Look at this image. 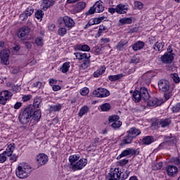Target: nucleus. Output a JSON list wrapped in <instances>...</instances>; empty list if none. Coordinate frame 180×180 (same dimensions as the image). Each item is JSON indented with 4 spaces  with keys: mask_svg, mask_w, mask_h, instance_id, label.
<instances>
[{
    "mask_svg": "<svg viewBox=\"0 0 180 180\" xmlns=\"http://www.w3.org/2000/svg\"><path fill=\"white\" fill-rule=\"evenodd\" d=\"M62 106L63 105L61 104L50 105V110L51 112H60L61 110Z\"/></svg>",
    "mask_w": 180,
    "mask_h": 180,
    "instance_id": "72a5a7b5",
    "label": "nucleus"
},
{
    "mask_svg": "<svg viewBox=\"0 0 180 180\" xmlns=\"http://www.w3.org/2000/svg\"><path fill=\"white\" fill-rule=\"evenodd\" d=\"M91 50V48H89V46L85 44L82 45V51H89Z\"/></svg>",
    "mask_w": 180,
    "mask_h": 180,
    "instance_id": "774afa93",
    "label": "nucleus"
},
{
    "mask_svg": "<svg viewBox=\"0 0 180 180\" xmlns=\"http://www.w3.org/2000/svg\"><path fill=\"white\" fill-rule=\"evenodd\" d=\"M9 54H11V51L8 49H4L0 52L1 64H4V65H8V64H9Z\"/></svg>",
    "mask_w": 180,
    "mask_h": 180,
    "instance_id": "6e6552de",
    "label": "nucleus"
},
{
    "mask_svg": "<svg viewBox=\"0 0 180 180\" xmlns=\"http://www.w3.org/2000/svg\"><path fill=\"white\" fill-rule=\"evenodd\" d=\"M110 126L113 129V130H117V129H120V127H122V121L112 122Z\"/></svg>",
    "mask_w": 180,
    "mask_h": 180,
    "instance_id": "c03bdc74",
    "label": "nucleus"
},
{
    "mask_svg": "<svg viewBox=\"0 0 180 180\" xmlns=\"http://www.w3.org/2000/svg\"><path fill=\"white\" fill-rule=\"evenodd\" d=\"M144 47V42L141 41H138L133 46L132 49L134 51H139V50H141Z\"/></svg>",
    "mask_w": 180,
    "mask_h": 180,
    "instance_id": "5701e85b",
    "label": "nucleus"
},
{
    "mask_svg": "<svg viewBox=\"0 0 180 180\" xmlns=\"http://www.w3.org/2000/svg\"><path fill=\"white\" fill-rule=\"evenodd\" d=\"M43 86V83L41 82H36L33 84V87L36 88L37 89H41Z\"/></svg>",
    "mask_w": 180,
    "mask_h": 180,
    "instance_id": "5fc2aeb1",
    "label": "nucleus"
},
{
    "mask_svg": "<svg viewBox=\"0 0 180 180\" xmlns=\"http://www.w3.org/2000/svg\"><path fill=\"white\" fill-rule=\"evenodd\" d=\"M58 34L61 37H63V36H65L67 34V29L65 27H63V23L60 22L59 24V29L58 30Z\"/></svg>",
    "mask_w": 180,
    "mask_h": 180,
    "instance_id": "cd10ccee",
    "label": "nucleus"
},
{
    "mask_svg": "<svg viewBox=\"0 0 180 180\" xmlns=\"http://www.w3.org/2000/svg\"><path fill=\"white\" fill-rule=\"evenodd\" d=\"M116 13L119 15H124V13H126V11H123V5L118 4L116 7Z\"/></svg>",
    "mask_w": 180,
    "mask_h": 180,
    "instance_id": "49530a36",
    "label": "nucleus"
},
{
    "mask_svg": "<svg viewBox=\"0 0 180 180\" xmlns=\"http://www.w3.org/2000/svg\"><path fill=\"white\" fill-rule=\"evenodd\" d=\"M139 94H141V97L143 102H147L148 99H150V94L148 93V90L146 87H141L139 91Z\"/></svg>",
    "mask_w": 180,
    "mask_h": 180,
    "instance_id": "9b49d317",
    "label": "nucleus"
},
{
    "mask_svg": "<svg viewBox=\"0 0 180 180\" xmlns=\"http://www.w3.org/2000/svg\"><path fill=\"white\" fill-rule=\"evenodd\" d=\"M100 109L101 112H109L110 110V104L105 103L101 105Z\"/></svg>",
    "mask_w": 180,
    "mask_h": 180,
    "instance_id": "58836bf2",
    "label": "nucleus"
},
{
    "mask_svg": "<svg viewBox=\"0 0 180 180\" xmlns=\"http://www.w3.org/2000/svg\"><path fill=\"white\" fill-rule=\"evenodd\" d=\"M76 11L77 12H81V11H84L85 8H86V3L84 1H79L76 4Z\"/></svg>",
    "mask_w": 180,
    "mask_h": 180,
    "instance_id": "bb28decb",
    "label": "nucleus"
},
{
    "mask_svg": "<svg viewBox=\"0 0 180 180\" xmlns=\"http://www.w3.org/2000/svg\"><path fill=\"white\" fill-rule=\"evenodd\" d=\"M129 175H130V171H129V170H126L124 172H121L120 180L127 179L129 178Z\"/></svg>",
    "mask_w": 180,
    "mask_h": 180,
    "instance_id": "a18cd8bd",
    "label": "nucleus"
},
{
    "mask_svg": "<svg viewBox=\"0 0 180 180\" xmlns=\"http://www.w3.org/2000/svg\"><path fill=\"white\" fill-rule=\"evenodd\" d=\"M140 63V59L137 56H133L130 60L131 64H139Z\"/></svg>",
    "mask_w": 180,
    "mask_h": 180,
    "instance_id": "3c124183",
    "label": "nucleus"
},
{
    "mask_svg": "<svg viewBox=\"0 0 180 180\" xmlns=\"http://www.w3.org/2000/svg\"><path fill=\"white\" fill-rule=\"evenodd\" d=\"M142 143L145 146H150V144H152V143H154V137L151 136H146L143 137L142 140Z\"/></svg>",
    "mask_w": 180,
    "mask_h": 180,
    "instance_id": "412c9836",
    "label": "nucleus"
},
{
    "mask_svg": "<svg viewBox=\"0 0 180 180\" xmlns=\"http://www.w3.org/2000/svg\"><path fill=\"white\" fill-rule=\"evenodd\" d=\"M161 61L163 64H171L174 61V56L169 53H165L160 58Z\"/></svg>",
    "mask_w": 180,
    "mask_h": 180,
    "instance_id": "f8f14e48",
    "label": "nucleus"
},
{
    "mask_svg": "<svg viewBox=\"0 0 180 180\" xmlns=\"http://www.w3.org/2000/svg\"><path fill=\"white\" fill-rule=\"evenodd\" d=\"M103 72H105V69H103L101 71L97 70L96 72H95L94 73V77L98 78V77H101V75H102V74H103Z\"/></svg>",
    "mask_w": 180,
    "mask_h": 180,
    "instance_id": "864d4df0",
    "label": "nucleus"
},
{
    "mask_svg": "<svg viewBox=\"0 0 180 180\" xmlns=\"http://www.w3.org/2000/svg\"><path fill=\"white\" fill-rule=\"evenodd\" d=\"M41 118V111L38 109L36 111L34 110V112L32 113V119L35 120V122H39L40 119Z\"/></svg>",
    "mask_w": 180,
    "mask_h": 180,
    "instance_id": "393cba45",
    "label": "nucleus"
},
{
    "mask_svg": "<svg viewBox=\"0 0 180 180\" xmlns=\"http://www.w3.org/2000/svg\"><path fill=\"white\" fill-rule=\"evenodd\" d=\"M5 161H6V155L3 152L0 154V163L3 164Z\"/></svg>",
    "mask_w": 180,
    "mask_h": 180,
    "instance_id": "13d9d810",
    "label": "nucleus"
},
{
    "mask_svg": "<svg viewBox=\"0 0 180 180\" xmlns=\"http://www.w3.org/2000/svg\"><path fill=\"white\" fill-rule=\"evenodd\" d=\"M133 101H134L136 103L140 102V101H143V98H141V95L140 94L139 91H135L132 94Z\"/></svg>",
    "mask_w": 180,
    "mask_h": 180,
    "instance_id": "a878e982",
    "label": "nucleus"
},
{
    "mask_svg": "<svg viewBox=\"0 0 180 180\" xmlns=\"http://www.w3.org/2000/svg\"><path fill=\"white\" fill-rule=\"evenodd\" d=\"M15 150V143H10L7 148L6 150L3 152L5 153L6 157H9L13 154V151Z\"/></svg>",
    "mask_w": 180,
    "mask_h": 180,
    "instance_id": "6ab92c4d",
    "label": "nucleus"
},
{
    "mask_svg": "<svg viewBox=\"0 0 180 180\" xmlns=\"http://www.w3.org/2000/svg\"><path fill=\"white\" fill-rule=\"evenodd\" d=\"M54 5L53 0H42V4L41 5V8L43 11H47L49 8L53 6Z\"/></svg>",
    "mask_w": 180,
    "mask_h": 180,
    "instance_id": "2eb2a0df",
    "label": "nucleus"
},
{
    "mask_svg": "<svg viewBox=\"0 0 180 180\" xmlns=\"http://www.w3.org/2000/svg\"><path fill=\"white\" fill-rule=\"evenodd\" d=\"M120 78H123V74H119L115 75H110L108 77V79L112 82L115 81H117V79H120Z\"/></svg>",
    "mask_w": 180,
    "mask_h": 180,
    "instance_id": "c9c22d12",
    "label": "nucleus"
},
{
    "mask_svg": "<svg viewBox=\"0 0 180 180\" xmlns=\"http://www.w3.org/2000/svg\"><path fill=\"white\" fill-rule=\"evenodd\" d=\"M17 160H18V156H16V154H13V155L11 154V155H10V161L13 162H15Z\"/></svg>",
    "mask_w": 180,
    "mask_h": 180,
    "instance_id": "338daca9",
    "label": "nucleus"
},
{
    "mask_svg": "<svg viewBox=\"0 0 180 180\" xmlns=\"http://www.w3.org/2000/svg\"><path fill=\"white\" fill-rule=\"evenodd\" d=\"M133 139L132 136L130 135V134H128V135L123 139L124 144H131V141H133Z\"/></svg>",
    "mask_w": 180,
    "mask_h": 180,
    "instance_id": "4c0bfd02",
    "label": "nucleus"
},
{
    "mask_svg": "<svg viewBox=\"0 0 180 180\" xmlns=\"http://www.w3.org/2000/svg\"><path fill=\"white\" fill-rule=\"evenodd\" d=\"M162 103H164V101L158 98H153L148 102V106H161Z\"/></svg>",
    "mask_w": 180,
    "mask_h": 180,
    "instance_id": "a211bd4d",
    "label": "nucleus"
},
{
    "mask_svg": "<svg viewBox=\"0 0 180 180\" xmlns=\"http://www.w3.org/2000/svg\"><path fill=\"white\" fill-rule=\"evenodd\" d=\"M128 162H129V160L127 159L121 160L118 162V163L120 164V165H121V167L126 165V164H127Z\"/></svg>",
    "mask_w": 180,
    "mask_h": 180,
    "instance_id": "e2e57ef3",
    "label": "nucleus"
},
{
    "mask_svg": "<svg viewBox=\"0 0 180 180\" xmlns=\"http://www.w3.org/2000/svg\"><path fill=\"white\" fill-rule=\"evenodd\" d=\"M144 4H143L141 1H135L134 2V8L135 9H143Z\"/></svg>",
    "mask_w": 180,
    "mask_h": 180,
    "instance_id": "09e8293b",
    "label": "nucleus"
},
{
    "mask_svg": "<svg viewBox=\"0 0 180 180\" xmlns=\"http://www.w3.org/2000/svg\"><path fill=\"white\" fill-rule=\"evenodd\" d=\"M87 164L88 160L82 158L73 165L70 169L72 171H79L80 169H82V168H84Z\"/></svg>",
    "mask_w": 180,
    "mask_h": 180,
    "instance_id": "423d86ee",
    "label": "nucleus"
},
{
    "mask_svg": "<svg viewBox=\"0 0 180 180\" xmlns=\"http://www.w3.org/2000/svg\"><path fill=\"white\" fill-rule=\"evenodd\" d=\"M120 117L119 115H112L108 117L109 124L110 123H116V122H120Z\"/></svg>",
    "mask_w": 180,
    "mask_h": 180,
    "instance_id": "7c9ffc66",
    "label": "nucleus"
},
{
    "mask_svg": "<svg viewBox=\"0 0 180 180\" xmlns=\"http://www.w3.org/2000/svg\"><path fill=\"white\" fill-rule=\"evenodd\" d=\"M89 64H91V60L84 59L83 60V63L80 65L82 68H88L89 67Z\"/></svg>",
    "mask_w": 180,
    "mask_h": 180,
    "instance_id": "de8ad7c7",
    "label": "nucleus"
},
{
    "mask_svg": "<svg viewBox=\"0 0 180 180\" xmlns=\"http://www.w3.org/2000/svg\"><path fill=\"white\" fill-rule=\"evenodd\" d=\"M100 94L101 98H106L110 95V92L108 89L103 88L100 89Z\"/></svg>",
    "mask_w": 180,
    "mask_h": 180,
    "instance_id": "f704fd0d",
    "label": "nucleus"
},
{
    "mask_svg": "<svg viewBox=\"0 0 180 180\" xmlns=\"http://www.w3.org/2000/svg\"><path fill=\"white\" fill-rule=\"evenodd\" d=\"M109 27H110V26H106L103 25H100L98 32V36H101V33H102V32H108Z\"/></svg>",
    "mask_w": 180,
    "mask_h": 180,
    "instance_id": "37998d69",
    "label": "nucleus"
},
{
    "mask_svg": "<svg viewBox=\"0 0 180 180\" xmlns=\"http://www.w3.org/2000/svg\"><path fill=\"white\" fill-rule=\"evenodd\" d=\"M133 155H139V151L133 148H127L117 156V160H120L121 158H123V157H131Z\"/></svg>",
    "mask_w": 180,
    "mask_h": 180,
    "instance_id": "39448f33",
    "label": "nucleus"
},
{
    "mask_svg": "<svg viewBox=\"0 0 180 180\" xmlns=\"http://www.w3.org/2000/svg\"><path fill=\"white\" fill-rule=\"evenodd\" d=\"M120 175H122V170L120 169H111L106 178L108 180H120Z\"/></svg>",
    "mask_w": 180,
    "mask_h": 180,
    "instance_id": "7ed1b4c3",
    "label": "nucleus"
},
{
    "mask_svg": "<svg viewBox=\"0 0 180 180\" xmlns=\"http://www.w3.org/2000/svg\"><path fill=\"white\" fill-rule=\"evenodd\" d=\"M127 134H129V136H131L134 139L135 137H137V136L141 134V131L134 127L129 129Z\"/></svg>",
    "mask_w": 180,
    "mask_h": 180,
    "instance_id": "f3484780",
    "label": "nucleus"
},
{
    "mask_svg": "<svg viewBox=\"0 0 180 180\" xmlns=\"http://www.w3.org/2000/svg\"><path fill=\"white\" fill-rule=\"evenodd\" d=\"M158 88L162 92H168L169 91V81L162 79L158 81Z\"/></svg>",
    "mask_w": 180,
    "mask_h": 180,
    "instance_id": "0eeeda50",
    "label": "nucleus"
},
{
    "mask_svg": "<svg viewBox=\"0 0 180 180\" xmlns=\"http://www.w3.org/2000/svg\"><path fill=\"white\" fill-rule=\"evenodd\" d=\"M161 127H168L169 124H171V120L169 118H167L165 120H162L160 123Z\"/></svg>",
    "mask_w": 180,
    "mask_h": 180,
    "instance_id": "2f4dec72",
    "label": "nucleus"
},
{
    "mask_svg": "<svg viewBox=\"0 0 180 180\" xmlns=\"http://www.w3.org/2000/svg\"><path fill=\"white\" fill-rule=\"evenodd\" d=\"M80 94H81V95H82L83 96H86V95H88V94H89V89H88L87 87H84V88L80 91Z\"/></svg>",
    "mask_w": 180,
    "mask_h": 180,
    "instance_id": "603ef678",
    "label": "nucleus"
},
{
    "mask_svg": "<svg viewBox=\"0 0 180 180\" xmlns=\"http://www.w3.org/2000/svg\"><path fill=\"white\" fill-rule=\"evenodd\" d=\"M70 62H65V63L63 64V65L60 68V71L63 74H65L70 70Z\"/></svg>",
    "mask_w": 180,
    "mask_h": 180,
    "instance_id": "473e14b6",
    "label": "nucleus"
},
{
    "mask_svg": "<svg viewBox=\"0 0 180 180\" xmlns=\"http://www.w3.org/2000/svg\"><path fill=\"white\" fill-rule=\"evenodd\" d=\"M94 96L96 98H101V87L98 88L96 90L93 91Z\"/></svg>",
    "mask_w": 180,
    "mask_h": 180,
    "instance_id": "4d7b16f0",
    "label": "nucleus"
},
{
    "mask_svg": "<svg viewBox=\"0 0 180 180\" xmlns=\"http://www.w3.org/2000/svg\"><path fill=\"white\" fill-rule=\"evenodd\" d=\"M172 78H173V81L176 83V84H179L180 82V79L179 77L178 76V74L174 73V74H172L171 75Z\"/></svg>",
    "mask_w": 180,
    "mask_h": 180,
    "instance_id": "8fccbe9b",
    "label": "nucleus"
},
{
    "mask_svg": "<svg viewBox=\"0 0 180 180\" xmlns=\"http://www.w3.org/2000/svg\"><path fill=\"white\" fill-rule=\"evenodd\" d=\"M35 43L37 46H42L43 45V39L41 37H37L35 39Z\"/></svg>",
    "mask_w": 180,
    "mask_h": 180,
    "instance_id": "052dcab7",
    "label": "nucleus"
},
{
    "mask_svg": "<svg viewBox=\"0 0 180 180\" xmlns=\"http://www.w3.org/2000/svg\"><path fill=\"white\" fill-rule=\"evenodd\" d=\"M165 143H169L171 145L176 144V138L172 136V134L169 136H165Z\"/></svg>",
    "mask_w": 180,
    "mask_h": 180,
    "instance_id": "aec40b11",
    "label": "nucleus"
},
{
    "mask_svg": "<svg viewBox=\"0 0 180 180\" xmlns=\"http://www.w3.org/2000/svg\"><path fill=\"white\" fill-rule=\"evenodd\" d=\"M78 160H79V155H70L69 157V162H70V169L72 168V165H75V162H77V161H78Z\"/></svg>",
    "mask_w": 180,
    "mask_h": 180,
    "instance_id": "4be33fe9",
    "label": "nucleus"
},
{
    "mask_svg": "<svg viewBox=\"0 0 180 180\" xmlns=\"http://www.w3.org/2000/svg\"><path fill=\"white\" fill-rule=\"evenodd\" d=\"M162 165H163L162 162H159L155 164V168L156 169H161V168H162Z\"/></svg>",
    "mask_w": 180,
    "mask_h": 180,
    "instance_id": "69168bd1",
    "label": "nucleus"
},
{
    "mask_svg": "<svg viewBox=\"0 0 180 180\" xmlns=\"http://www.w3.org/2000/svg\"><path fill=\"white\" fill-rule=\"evenodd\" d=\"M127 43H129L127 40L122 39L120 42L117 43L115 47L118 51H122L123 49H124V46H126Z\"/></svg>",
    "mask_w": 180,
    "mask_h": 180,
    "instance_id": "b1692460",
    "label": "nucleus"
},
{
    "mask_svg": "<svg viewBox=\"0 0 180 180\" xmlns=\"http://www.w3.org/2000/svg\"><path fill=\"white\" fill-rule=\"evenodd\" d=\"M34 112V107L32 105H29L24 108L18 117L20 124H27L30 122Z\"/></svg>",
    "mask_w": 180,
    "mask_h": 180,
    "instance_id": "f257e3e1",
    "label": "nucleus"
},
{
    "mask_svg": "<svg viewBox=\"0 0 180 180\" xmlns=\"http://www.w3.org/2000/svg\"><path fill=\"white\" fill-rule=\"evenodd\" d=\"M121 25H131L133 23V18H123L119 20Z\"/></svg>",
    "mask_w": 180,
    "mask_h": 180,
    "instance_id": "c85d7f7f",
    "label": "nucleus"
},
{
    "mask_svg": "<svg viewBox=\"0 0 180 180\" xmlns=\"http://www.w3.org/2000/svg\"><path fill=\"white\" fill-rule=\"evenodd\" d=\"M93 6L94 7V9H96V13H101V12H103V11H105L103 2L101 0L97 1Z\"/></svg>",
    "mask_w": 180,
    "mask_h": 180,
    "instance_id": "ddd939ff",
    "label": "nucleus"
},
{
    "mask_svg": "<svg viewBox=\"0 0 180 180\" xmlns=\"http://www.w3.org/2000/svg\"><path fill=\"white\" fill-rule=\"evenodd\" d=\"M30 33V28L27 26L22 27L18 33V37H25Z\"/></svg>",
    "mask_w": 180,
    "mask_h": 180,
    "instance_id": "dca6fc26",
    "label": "nucleus"
},
{
    "mask_svg": "<svg viewBox=\"0 0 180 180\" xmlns=\"http://www.w3.org/2000/svg\"><path fill=\"white\" fill-rule=\"evenodd\" d=\"M96 12L95 7L93 6H91L89 10L86 13V15H94Z\"/></svg>",
    "mask_w": 180,
    "mask_h": 180,
    "instance_id": "bf43d9fd",
    "label": "nucleus"
},
{
    "mask_svg": "<svg viewBox=\"0 0 180 180\" xmlns=\"http://www.w3.org/2000/svg\"><path fill=\"white\" fill-rule=\"evenodd\" d=\"M166 171L167 175H169V176H174V175H175L176 172H178V167L174 165H168L166 167Z\"/></svg>",
    "mask_w": 180,
    "mask_h": 180,
    "instance_id": "4468645a",
    "label": "nucleus"
},
{
    "mask_svg": "<svg viewBox=\"0 0 180 180\" xmlns=\"http://www.w3.org/2000/svg\"><path fill=\"white\" fill-rule=\"evenodd\" d=\"M44 16V13L41 10H37L35 12V18L38 19V20H42Z\"/></svg>",
    "mask_w": 180,
    "mask_h": 180,
    "instance_id": "a19ab883",
    "label": "nucleus"
},
{
    "mask_svg": "<svg viewBox=\"0 0 180 180\" xmlns=\"http://www.w3.org/2000/svg\"><path fill=\"white\" fill-rule=\"evenodd\" d=\"M15 174L20 179H26L32 174V167L26 163L22 164L18 167Z\"/></svg>",
    "mask_w": 180,
    "mask_h": 180,
    "instance_id": "f03ea898",
    "label": "nucleus"
},
{
    "mask_svg": "<svg viewBox=\"0 0 180 180\" xmlns=\"http://www.w3.org/2000/svg\"><path fill=\"white\" fill-rule=\"evenodd\" d=\"M36 161L39 167H41V165H46V164L49 162V156L44 153L39 154L36 157Z\"/></svg>",
    "mask_w": 180,
    "mask_h": 180,
    "instance_id": "1a4fd4ad",
    "label": "nucleus"
},
{
    "mask_svg": "<svg viewBox=\"0 0 180 180\" xmlns=\"http://www.w3.org/2000/svg\"><path fill=\"white\" fill-rule=\"evenodd\" d=\"M41 103V98L37 97L36 98H34L33 105H32V106L34 107V109H36V108H39Z\"/></svg>",
    "mask_w": 180,
    "mask_h": 180,
    "instance_id": "e433bc0d",
    "label": "nucleus"
},
{
    "mask_svg": "<svg viewBox=\"0 0 180 180\" xmlns=\"http://www.w3.org/2000/svg\"><path fill=\"white\" fill-rule=\"evenodd\" d=\"M63 20L65 26L68 27V29L69 30L72 29V27H74V26L75 25V22H74V20H72V18L68 16H65L63 18Z\"/></svg>",
    "mask_w": 180,
    "mask_h": 180,
    "instance_id": "9d476101",
    "label": "nucleus"
},
{
    "mask_svg": "<svg viewBox=\"0 0 180 180\" xmlns=\"http://www.w3.org/2000/svg\"><path fill=\"white\" fill-rule=\"evenodd\" d=\"M153 49L156 51H162V49H164V43L156 42Z\"/></svg>",
    "mask_w": 180,
    "mask_h": 180,
    "instance_id": "79ce46f5",
    "label": "nucleus"
},
{
    "mask_svg": "<svg viewBox=\"0 0 180 180\" xmlns=\"http://www.w3.org/2000/svg\"><path fill=\"white\" fill-rule=\"evenodd\" d=\"M172 112H174V113L180 112V103L176 104L174 106L172 107Z\"/></svg>",
    "mask_w": 180,
    "mask_h": 180,
    "instance_id": "6e6d98bb",
    "label": "nucleus"
},
{
    "mask_svg": "<svg viewBox=\"0 0 180 180\" xmlns=\"http://www.w3.org/2000/svg\"><path fill=\"white\" fill-rule=\"evenodd\" d=\"M89 58H91V54L89 53H82V60H89Z\"/></svg>",
    "mask_w": 180,
    "mask_h": 180,
    "instance_id": "680f3d73",
    "label": "nucleus"
},
{
    "mask_svg": "<svg viewBox=\"0 0 180 180\" xmlns=\"http://www.w3.org/2000/svg\"><path fill=\"white\" fill-rule=\"evenodd\" d=\"M33 12H34V9L33 8V7H28L25 11L26 17H25L22 20H25V19H27V16H32V15H33Z\"/></svg>",
    "mask_w": 180,
    "mask_h": 180,
    "instance_id": "ea45409f",
    "label": "nucleus"
},
{
    "mask_svg": "<svg viewBox=\"0 0 180 180\" xmlns=\"http://www.w3.org/2000/svg\"><path fill=\"white\" fill-rule=\"evenodd\" d=\"M30 99H32L31 95H25V96H23L22 98V100L23 102H27V101H30Z\"/></svg>",
    "mask_w": 180,
    "mask_h": 180,
    "instance_id": "0e129e2a",
    "label": "nucleus"
},
{
    "mask_svg": "<svg viewBox=\"0 0 180 180\" xmlns=\"http://www.w3.org/2000/svg\"><path fill=\"white\" fill-rule=\"evenodd\" d=\"M89 111V108H88V106L86 105L83 106L79 111V113H78L79 117H82V116H84V115H86V113H88Z\"/></svg>",
    "mask_w": 180,
    "mask_h": 180,
    "instance_id": "c756f323",
    "label": "nucleus"
},
{
    "mask_svg": "<svg viewBox=\"0 0 180 180\" xmlns=\"http://www.w3.org/2000/svg\"><path fill=\"white\" fill-rule=\"evenodd\" d=\"M13 95V94L8 90L0 91V105H6V102L12 98Z\"/></svg>",
    "mask_w": 180,
    "mask_h": 180,
    "instance_id": "20e7f679",
    "label": "nucleus"
}]
</instances>
